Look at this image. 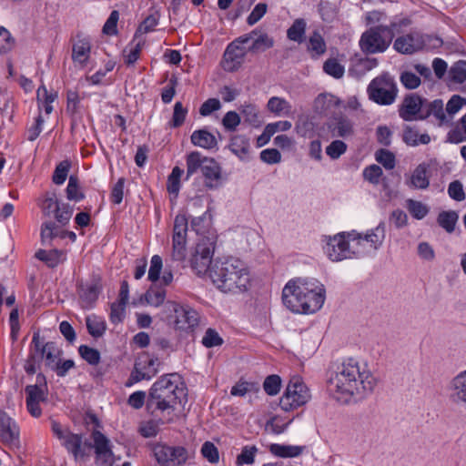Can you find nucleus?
<instances>
[{"mask_svg": "<svg viewBox=\"0 0 466 466\" xmlns=\"http://www.w3.org/2000/svg\"><path fill=\"white\" fill-rule=\"evenodd\" d=\"M377 380L365 364L353 358L345 360L339 365L328 380L329 390L338 400H347L352 396L363 397L371 393Z\"/></svg>", "mask_w": 466, "mask_h": 466, "instance_id": "obj_1", "label": "nucleus"}, {"mask_svg": "<svg viewBox=\"0 0 466 466\" xmlns=\"http://www.w3.org/2000/svg\"><path fill=\"white\" fill-rule=\"evenodd\" d=\"M187 401V389L177 373L160 376L150 387L146 410L152 417L173 415Z\"/></svg>", "mask_w": 466, "mask_h": 466, "instance_id": "obj_2", "label": "nucleus"}, {"mask_svg": "<svg viewBox=\"0 0 466 466\" xmlns=\"http://www.w3.org/2000/svg\"><path fill=\"white\" fill-rule=\"evenodd\" d=\"M326 290L316 279L297 278L283 288V304L294 313H315L324 304Z\"/></svg>", "mask_w": 466, "mask_h": 466, "instance_id": "obj_3", "label": "nucleus"}, {"mask_svg": "<svg viewBox=\"0 0 466 466\" xmlns=\"http://www.w3.org/2000/svg\"><path fill=\"white\" fill-rule=\"evenodd\" d=\"M210 279L223 293H242L250 287L248 269L240 259L233 257L216 259L210 268Z\"/></svg>", "mask_w": 466, "mask_h": 466, "instance_id": "obj_4", "label": "nucleus"}, {"mask_svg": "<svg viewBox=\"0 0 466 466\" xmlns=\"http://www.w3.org/2000/svg\"><path fill=\"white\" fill-rule=\"evenodd\" d=\"M399 26L396 22H390V25L370 27L360 36L359 42L360 50L366 55L385 52L390 46Z\"/></svg>", "mask_w": 466, "mask_h": 466, "instance_id": "obj_5", "label": "nucleus"}, {"mask_svg": "<svg viewBox=\"0 0 466 466\" xmlns=\"http://www.w3.org/2000/svg\"><path fill=\"white\" fill-rule=\"evenodd\" d=\"M367 93L369 98L376 104L390 106L397 98L398 87L393 76L384 72L370 81Z\"/></svg>", "mask_w": 466, "mask_h": 466, "instance_id": "obj_6", "label": "nucleus"}, {"mask_svg": "<svg viewBox=\"0 0 466 466\" xmlns=\"http://www.w3.org/2000/svg\"><path fill=\"white\" fill-rule=\"evenodd\" d=\"M151 451L159 466H183L189 458L187 449L181 445L157 442L152 444Z\"/></svg>", "mask_w": 466, "mask_h": 466, "instance_id": "obj_7", "label": "nucleus"}, {"mask_svg": "<svg viewBox=\"0 0 466 466\" xmlns=\"http://www.w3.org/2000/svg\"><path fill=\"white\" fill-rule=\"evenodd\" d=\"M214 248V243L208 238H204L197 243L190 258L191 268L197 275L202 276L208 271L210 272L214 263L212 262Z\"/></svg>", "mask_w": 466, "mask_h": 466, "instance_id": "obj_8", "label": "nucleus"}, {"mask_svg": "<svg viewBox=\"0 0 466 466\" xmlns=\"http://www.w3.org/2000/svg\"><path fill=\"white\" fill-rule=\"evenodd\" d=\"M37 383L35 385H27L25 389L26 393V408L28 412L35 418H38L42 414L39 406L40 402L46 400V384L45 376L41 373L36 376Z\"/></svg>", "mask_w": 466, "mask_h": 466, "instance_id": "obj_9", "label": "nucleus"}, {"mask_svg": "<svg viewBox=\"0 0 466 466\" xmlns=\"http://www.w3.org/2000/svg\"><path fill=\"white\" fill-rule=\"evenodd\" d=\"M166 308L174 313V323L177 329L193 330L198 325V313L190 307H184L175 301H167Z\"/></svg>", "mask_w": 466, "mask_h": 466, "instance_id": "obj_10", "label": "nucleus"}, {"mask_svg": "<svg viewBox=\"0 0 466 466\" xmlns=\"http://www.w3.org/2000/svg\"><path fill=\"white\" fill-rule=\"evenodd\" d=\"M32 346L35 347V351L39 353L41 360L45 361L46 367L53 370L56 363L59 361L62 351L56 342H45V339L40 337L39 332H35L32 339Z\"/></svg>", "mask_w": 466, "mask_h": 466, "instance_id": "obj_11", "label": "nucleus"}, {"mask_svg": "<svg viewBox=\"0 0 466 466\" xmlns=\"http://www.w3.org/2000/svg\"><path fill=\"white\" fill-rule=\"evenodd\" d=\"M157 359H149L143 360L139 358L136 360L134 364V368L130 373L129 378L126 382L127 387H131L132 385L146 380H149L157 373V368L156 365H158Z\"/></svg>", "mask_w": 466, "mask_h": 466, "instance_id": "obj_12", "label": "nucleus"}, {"mask_svg": "<svg viewBox=\"0 0 466 466\" xmlns=\"http://www.w3.org/2000/svg\"><path fill=\"white\" fill-rule=\"evenodd\" d=\"M92 439L96 453V462L103 466H113L114 454L110 446V441L99 430H93Z\"/></svg>", "mask_w": 466, "mask_h": 466, "instance_id": "obj_13", "label": "nucleus"}, {"mask_svg": "<svg viewBox=\"0 0 466 466\" xmlns=\"http://www.w3.org/2000/svg\"><path fill=\"white\" fill-rule=\"evenodd\" d=\"M425 103H427V99L415 93L408 94L404 96L399 107V116L404 121L420 120L418 116L423 112Z\"/></svg>", "mask_w": 466, "mask_h": 466, "instance_id": "obj_14", "label": "nucleus"}, {"mask_svg": "<svg viewBox=\"0 0 466 466\" xmlns=\"http://www.w3.org/2000/svg\"><path fill=\"white\" fill-rule=\"evenodd\" d=\"M0 441L9 446L20 443V430L15 420L0 410Z\"/></svg>", "mask_w": 466, "mask_h": 466, "instance_id": "obj_15", "label": "nucleus"}, {"mask_svg": "<svg viewBox=\"0 0 466 466\" xmlns=\"http://www.w3.org/2000/svg\"><path fill=\"white\" fill-rule=\"evenodd\" d=\"M324 248L325 253L332 261H340L350 258V244L346 239V234L344 232L329 238Z\"/></svg>", "mask_w": 466, "mask_h": 466, "instance_id": "obj_16", "label": "nucleus"}, {"mask_svg": "<svg viewBox=\"0 0 466 466\" xmlns=\"http://www.w3.org/2000/svg\"><path fill=\"white\" fill-rule=\"evenodd\" d=\"M205 178V187L208 189H217L222 184V169L218 162L212 157H205V164L201 169Z\"/></svg>", "mask_w": 466, "mask_h": 466, "instance_id": "obj_17", "label": "nucleus"}, {"mask_svg": "<svg viewBox=\"0 0 466 466\" xmlns=\"http://www.w3.org/2000/svg\"><path fill=\"white\" fill-rule=\"evenodd\" d=\"M63 445L72 453L76 461H84L87 450V439L84 434L68 433Z\"/></svg>", "mask_w": 466, "mask_h": 466, "instance_id": "obj_18", "label": "nucleus"}, {"mask_svg": "<svg viewBox=\"0 0 466 466\" xmlns=\"http://www.w3.org/2000/svg\"><path fill=\"white\" fill-rule=\"evenodd\" d=\"M63 445L72 453L76 461H84L87 450V439L84 434L68 433Z\"/></svg>", "mask_w": 466, "mask_h": 466, "instance_id": "obj_19", "label": "nucleus"}, {"mask_svg": "<svg viewBox=\"0 0 466 466\" xmlns=\"http://www.w3.org/2000/svg\"><path fill=\"white\" fill-rule=\"evenodd\" d=\"M245 56V51L236 42H231L223 55L224 69L233 72L238 69Z\"/></svg>", "mask_w": 466, "mask_h": 466, "instance_id": "obj_20", "label": "nucleus"}, {"mask_svg": "<svg viewBox=\"0 0 466 466\" xmlns=\"http://www.w3.org/2000/svg\"><path fill=\"white\" fill-rule=\"evenodd\" d=\"M327 128L331 137H346L353 133V125L345 116L339 115L327 122Z\"/></svg>", "mask_w": 466, "mask_h": 466, "instance_id": "obj_21", "label": "nucleus"}, {"mask_svg": "<svg viewBox=\"0 0 466 466\" xmlns=\"http://www.w3.org/2000/svg\"><path fill=\"white\" fill-rule=\"evenodd\" d=\"M191 143L204 149H218V138L207 128L195 130L190 136Z\"/></svg>", "mask_w": 466, "mask_h": 466, "instance_id": "obj_22", "label": "nucleus"}, {"mask_svg": "<svg viewBox=\"0 0 466 466\" xmlns=\"http://www.w3.org/2000/svg\"><path fill=\"white\" fill-rule=\"evenodd\" d=\"M249 139L244 135H235L230 138L228 148L240 160L248 159Z\"/></svg>", "mask_w": 466, "mask_h": 466, "instance_id": "obj_23", "label": "nucleus"}, {"mask_svg": "<svg viewBox=\"0 0 466 466\" xmlns=\"http://www.w3.org/2000/svg\"><path fill=\"white\" fill-rule=\"evenodd\" d=\"M268 450L270 453L276 457L295 458L303 453V451L306 450V446L272 443L269 445Z\"/></svg>", "mask_w": 466, "mask_h": 466, "instance_id": "obj_24", "label": "nucleus"}, {"mask_svg": "<svg viewBox=\"0 0 466 466\" xmlns=\"http://www.w3.org/2000/svg\"><path fill=\"white\" fill-rule=\"evenodd\" d=\"M251 35H254V41L249 47L250 52L255 53L273 47L275 41L264 29L260 27L255 28L251 31Z\"/></svg>", "mask_w": 466, "mask_h": 466, "instance_id": "obj_25", "label": "nucleus"}, {"mask_svg": "<svg viewBox=\"0 0 466 466\" xmlns=\"http://www.w3.org/2000/svg\"><path fill=\"white\" fill-rule=\"evenodd\" d=\"M72 59L75 66L83 68L86 62L87 61V40L85 36L80 37L77 35V39L73 44Z\"/></svg>", "mask_w": 466, "mask_h": 466, "instance_id": "obj_26", "label": "nucleus"}, {"mask_svg": "<svg viewBox=\"0 0 466 466\" xmlns=\"http://www.w3.org/2000/svg\"><path fill=\"white\" fill-rule=\"evenodd\" d=\"M393 48L400 54L411 55L420 48V46L416 43L414 35L407 34L395 39Z\"/></svg>", "mask_w": 466, "mask_h": 466, "instance_id": "obj_27", "label": "nucleus"}, {"mask_svg": "<svg viewBox=\"0 0 466 466\" xmlns=\"http://www.w3.org/2000/svg\"><path fill=\"white\" fill-rule=\"evenodd\" d=\"M451 390L453 400L466 403V370L460 372L452 379Z\"/></svg>", "mask_w": 466, "mask_h": 466, "instance_id": "obj_28", "label": "nucleus"}, {"mask_svg": "<svg viewBox=\"0 0 466 466\" xmlns=\"http://www.w3.org/2000/svg\"><path fill=\"white\" fill-rule=\"evenodd\" d=\"M307 51L310 54L311 58H318L326 53L327 45L319 31L315 30L309 35Z\"/></svg>", "mask_w": 466, "mask_h": 466, "instance_id": "obj_29", "label": "nucleus"}, {"mask_svg": "<svg viewBox=\"0 0 466 466\" xmlns=\"http://www.w3.org/2000/svg\"><path fill=\"white\" fill-rule=\"evenodd\" d=\"M433 115L441 123L446 121V115L443 111V102L441 99H435L432 102L425 103L423 112L418 116L420 120H424Z\"/></svg>", "mask_w": 466, "mask_h": 466, "instance_id": "obj_30", "label": "nucleus"}, {"mask_svg": "<svg viewBox=\"0 0 466 466\" xmlns=\"http://www.w3.org/2000/svg\"><path fill=\"white\" fill-rule=\"evenodd\" d=\"M402 140L408 146L417 147L420 144H429L431 142V137L427 133L419 135L415 128L410 126H405L402 134Z\"/></svg>", "mask_w": 466, "mask_h": 466, "instance_id": "obj_31", "label": "nucleus"}, {"mask_svg": "<svg viewBox=\"0 0 466 466\" xmlns=\"http://www.w3.org/2000/svg\"><path fill=\"white\" fill-rule=\"evenodd\" d=\"M154 418L157 419V420H148V421L143 423L139 427L138 431H139L140 435L143 436L144 438L156 437L159 432V425L160 424H164L166 422L169 423V422L173 421L172 417H169L167 419H166V416L165 417H154Z\"/></svg>", "mask_w": 466, "mask_h": 466, "instance_id": "obj_32", "label": "nucleus"}, {"mask_svg": "<svg viewBox=\"0 0 466 466\" xmlns=\"http://www.w3.org/2000/svg\"><path fill=\"white\" fill-rule=\"evenodd\" d=\"M307 23L303 18H297L287 30V37L294 42L301 44L305 41Z\"/></svg>", "mask_w": 466, "mask_h": 466, "instance_id": "obj_33", "label": "nucleus"}, {"mask_svg": "<svg viewBox=\"0 0 466 466\" xmlns=\"http://www.w3.org/2000/svg\"><path fill=\"white\" fill-rule=\"evenodd\" d=\"M459 219V215L454 210L441 211L437 217V223L447 233H452Z\"/></svg>", "mask_w": 466, "mask_h": 466, "instance_id": "obj_34", "label": "nucleus"}, {"mask_svg": "<svg viewBox=\"0 0 466 466\" xmlns=\"http://www.w3.org/2000/svg\"><path fill=\"white\" fill-rule=\"evenodd\" d=\"M290 389H286L279 400V406L284 411H290L305 404L306 396L300 395L296 399L291 396Z\"/></svg>", "mask_w": 466, "mask_h": 466, "instance_id": "obj_35", "label": "nucleus"}, {"mask_svg": "<svg viewBox=\"0 0 466 466\" xmlns=\"http://www.w3.org/2000/svg\"><path fill=\"white\" fill-rule=\"evenodd\" d=\"M386 236V227L384 222H380L375 228L368 232L364 240L370 242L371 247L378 249L383 243Z\"/></svg>", "mask_w": 466, "mask_h": 466, "instance_id": "obj_36", "label": "nucleus"}, {"mask_svg": "<svg viewBox=\"0 0 466 466\" xmlns=\"http://www.w3.org/2000/svg\"><path fill=\"white\" fill-rule=\"evenodd\" d=\"M410 183L412 187L420 189H426L430 185L429 177H427V167L424 164L419 165L413 171Z\"/></svg>", "mask_w": 466, "mask_h": 466, "instance_id": "obj_37", "label": "nucleus"}, {"mask_svg": "<svg viewBox=\"0 0 466 466\" xmlns=\"http://www.w3.org/2000/svg\"><path fill=\"white\" fill-rule=\"evenodd\" d=\"M62 253L57 249H39L35 252V257L45 262L49 268H55L61 260Z\"/></svg>", "mask_w": 466, "mask_h": 466, "instance_id": "obj_38", "label": "nucleus"}, {"mask_svg": "<svg viewBox=\"0 0 466 466\" xmlns=\"http://www.w3.org/2000/svg\"><path fill=\"white\" fill-rule=\"evenodd\" d=\"M205 157H202L201 153L198 151H192L187 156L186 163H187V176H192L198 169H202L205 164Z\"/></svg>", "mask_w": 466, "mask_h": 466, "instance_id": "obj_39", "label": "nucleus"}, {"mask_svg": "<svg viewBox=\"0 0 466 466\" xmlns=\"http://www.w3.org/2000/svg\"><path fill=\"white\" fill-rule=\"evenodd\" d=\"M258 383L240 380L231 388L230 394L233 396L243 397L248 392H258Z\"/></svg>", "mask_w": 466, "mask_h": 466, "instance_id": "obj_40", "label": "nucleus"}, {"mask_svg": "<svg viewBox=\"0 0 466 466\" xmlns=\"http://www.w3.org/2000/svg\"><path fill=\"white\" fill-rule=\"evenodd\" d=\"M66 198L69 200L79 201L85 198V194L79 187V180L76 176H70L66 187Z\"/></svg>", "mask_w": 466, "mask_h": 466, "instance_id": "obj_41", "label": "nucleus"}, {"mask_svg": "<svg viewBox=\"0 0 466 466\" xmlns=\"http://www.w3.org/2000/svg\"><path fill=\"white\" fill-rule=\"evenodd\" d=\"M323 71L327 75L339 79L344 76L345 68L336 58H329L323 64Z\"/></svg>", "mask_w": 466, "mask_h": 466, "instance_id": "obj_42", "label": "nucleus"}, {"mask_svg": "<svg viewBox=\"0 0 466 466\" xmlns=\"http://www.w3.org/2000/svg\"><path fill=\"white\" fill-rule=\"evenodd\" d=\"M106 330V323L104 318L93 315L89 317V335L94 338L102 337Z\"/></svg>", "mask_w": 466, "mask_h": 466, "instance_id": "obj_43", "label": "nucleus"}, {"mask_svg": "<svg viewBox=\"0 0 466 466\" xmlns=\"http://www.w3.org/2000/svg\"><path fill=\"white\" fill-rule=\"evenodd\" d=\"M286 389H290L291 396L295 399L300 395L306 396L305 404L310 399L309 391L307 386L300 380L299 378H293L288 384Z\"/></svg>", "mask_w": 466, "mask_h": 466, "instance_id": "obj_44", "label": "nucleus"}, {"mask_svg": "<svg viewBox=\"0 0 466 466\" xmlns=\"http://www.w3.org/2000/svg\"><path fill=\"white\" fill-rule=\"evenodd\" d=\"M375 159L388 170L393 169L396 166L395 155L388 149L380 148L377 150Z\"/></svg>", "mask_w": 466, "mask_h": 466, "instance_id": "obj_45", "label": "nucleus"}, {"mask_svg": "<svg viewBox=\"0 0 466 466\" xmlns=\"http://www.w3.org/2000/svg\"><path fill=\"white\" fill-rule=\"evenodd\" d=\"M80 101V96L77 91L68 90L67 91V111L72 114V127H76L77 125V109Z\"/></svg>", "mask_w": 466, "mask_h": 466, "instance_id": "obj_46", "label": "nucleus"}, {"mask_svg": "<svg viewBox=\"0 0 466 466\" xmlns=\"http://www.w3.org/2000/svg\"><path fill=\"white\" fill-rule=\"evenodd\" d=\"M126 307L127 303L119 301L111 303L109 319L113 324L117 325L124 321L126 317Z\"/></svg>", "mask_w": 466, "mask_h": 466, "instance_id": "obj_47", "label": "nucleus"}, {"mask_svg": "<svg viewBox=\"0 0 466 466\" xmlns=\"http://www.w3.org/2000/svg\"><path fill=\"white\" fill-rule=\"evenodd\" d=\"M136 38L134 37L133 41L130 43L129 50L127 55H125V64L128 66H133L140 57L141 50L145 45L144 40H140L135 44Z\"/></svg>", "mask_w": 466, "mask_h": 466, "instance_id": "obj_48", "label": "nucleus"}, {"mask_svg": "<svg viewBox=\"0 0 466 466\" xmlns=\"http://www.w3.org/2000/svg\"><path fill=\"white\" fill-rule=\"evenodd\" d=\"M201 455L211 464L219 461V451L217 446L211 441H205L200 450Z\"/></svg>", "mask_w": 466, "mask_h": 466, "instance_id": "obj_49", "label": "nucleus"}, {"mask_svg": "<svg viewBox=\"0 0 466 466\" xmlns=\"http://www.w3.org/2000/svg\"><path fill=\"white\" fill-rule=\"evenodd\" d=\"M145 299L147 302L154 307H158L164 303L166 299V290L161 288H150L145 293Z\"/></svg>", "mask_w": 466, "mask_h": 466, "instance_id": "obj_50", "label": "nucleus"}, {"mask_svg": "<svg viewBox=\"0 0 466 466\" xmlns=\"http://www.w3.org/2000/svg\"><path fill=\"white\" fill-rule=\"evenodd\" d=\"M461 128L456 127L448 133V140L451 143L459 144L466 140V114L460 120Z\"/></svg>", "mask_w": 466, "mask_h": 466, "instance_id": "obj_51", "label": "nucleus"}, {"mask_svg": "<svg viewBox=\"0 0 466 466\" xmlns=\"http://www.w3.org/2000/svg\"><path fill=\"white\" fill-rule=\"evenodd\" d=\"M450 76L457 84L464 83L466 81V61L456 62L450 70Z\"/></svg>", "mask_w": 466, "mask_h": 466, "instance_id": "obj_52", "label": "nucleus"}, {"mask_svg": "<svg viewBox=\"0 0 466 466\" xmlns=\"http://www.w3.org/2000/svg\"><path fill=\"white\" fill-rule=\"evenodd\" d=\"M201 342L203 346H205L208 349H210L221 346L224 343V340L215 329L208 328L206 330Z\"/></svg>", "mask_w": 466, "mask_h": 466, "instance_id": "obj_53", "label": "nucleus"}, {"mask_svg": "<svg viewBox=\"0 0 466 466\" xmlns=\"http://www.w3.org/2000/svg\"><path fill=\"white\" fill-rule=\"evenodd\" d=\"M187 115V109L183 106L181 102H176L174 106L172 119L169 122L170 127L177 128L181 127L186 120Z\"/></svg>", "mask_w": 466, "mask_h": 466, "instance_id": "obj_54", "label": "nucleus"}, {"mask_svg": "<svg viewBox=\"0 0 466 466\" xmlns=\"http://www.w3.org/2000/svg\"><path fill=\"white\" fill-rule=\"evenodd\" d=\"M258 452V449L255 445L244 446L241 452L237 456L236 462L238 465L243 464H253L255 461V455Z\"/></svg>", "mask_w": 466, "mask_h": 466, "instance_id": "obj_55", "label": "nucleus"}, {"mask_svg": "<svg viewBox=\"0 0 466 466\" xmlns=\"http://www.w3.org/2000/svg\"><path fill=\"white\" fill-rule=\"evenodd\" d=\"M265 392L269 396L277 395L281 388V379L279 375L272 374L268 376L263 383Z\"/></svg>", "mask_w": 466, "mask_h": 466, "instance_id": "obj_56", "label": "nucleus"}, {"mask_svg": "<svg viewBox=\"0 0 466 466\" xmlns=\"http://www.w3.org/2000/svg\"><path fill=\"white\" fill-rule=\"evenodd\" d=\"M382 175V168L376 164L366 167L362 172L363 178L373 185L380 183V178Z\"/></svg>", "mask_w": 466, "mask_h": 466, "instance_id": "obj_57", "label": "nucleus"}, {"mask_svg": "<svg viewBox=\"0 0 466 466\" xmlns=\"http://www.w3.org/2000/svg\"><path fill=\"white\" fill-rule=\"evenodd\" d=\"M71 164L68 160L61 161L56 167L53 174L52 180L56 185H62L68 175Z\"/></svg>", "mask_w": 466, "mask_h": 466, "instance_id": "obj_58", "label": "nucleus"}, {"mask_svg": "<svg viewBox=\"0 0 466 466\" xmlns=\"http://www.w3.org/2000/svg\"><path fill=\"white\" fill-rule=\"evenodd\" d=\"M41 359L39 358V353L35 351V347L30 345V352L29 356L25 363V370L27 374L33 375L36 372V370L40 368Z\"/></svg>", "mask_w": 466, "mask_h": 466, "instance_id": "obj_59", "label": "nucleus"}, {"mask_svg": "<svg viewBox=\"0 0 466 466\" xmlns=\"http://www.w3.org/2000/svg\"><path fill=\"white\" fill-rule=\"evenodd\" d=\"M240 122L241 118L236 111L227 112L221 121L225 130L229 132L236 131Z\"/></svg>", "mask_w": 466, "mask_h": 466, "instance_id": "obj_60", "label": "nucleus"}, {"mask_svg": "<svg viewBox=\"0 0 466 466\" xmlns=\"http://www.w3.org/2000/svg\"><path fill=\"white\" fill-rule=\"evenodd\" d=\"M348 146L342 140H334L326 147V154L331 159H338L347 151Z\"/></svg>", "mask_w": 466, "mask_h": 466, "instance_id": "obj_61", "label": "nucleus"}, {"mask_svg": "<svg viewBox=\"0 0 466 466\" xmlns=\"http://www.w3.org/2000/svg\"><path fill=\"white\" fill-rule=\"evenodd\" d=\"M163 268V260L159 255H154L151 258L150 267L148 270V279L152 282H156L160 278V273Z\"/></svg>", "mask_w": 466, "mask_h": 466, "instance_id": "obj_62", "label": "nucleus"}, {"mask_svg": "<svg viewBox=\"0 0 466 466\" xmlns=\"http://www.w3.org/2000/svg\"><path fill=\"white\" fill-rule=\"evenodd\" d=\"M241 114L246 122L252 126H258L260 124L258 111L257 107L252 104L242 106Z\"/></svg>", "mask_w": 466, "mask_h": 466, "instance_id": "obj_63", "label": "nucleus"}, {"mask_svg": "<svg viewBox=\"0 0 466 466\" xmlns=\"http://www.w3.org/2000/svg\"><path fill=\"white\" fill-rule=\"evenodd\" d=\"M408 208L410 215L416 219H422L429 212L428 208L420 201L410 199Z\"/></svg>", "mask_w": 466, "mask_h": 466, "instance_id": "obj_64", "label": "nucleus"}]
</instances>
